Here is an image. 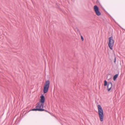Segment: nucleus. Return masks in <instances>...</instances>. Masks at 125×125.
<instances>
[{"label":"nucleus","mask_w":125,"mask_h":125,"mask_svg":"<svg viewBox=\"0 0 125 125\" xmlns=\"http://www.w3.org/2000/svg\"><path fill=\"white\" fill-rule=\"evenodd\" d=\"M15 116H16V115H15V116L14 117V118H15Z\"/></svg>","instance_id":"14"},{"label":"nucleus","mask_w":125,"mask_h":125,"mask_svg":"<svg viewBox=\"0 0 125 125\" xmlns=\"http://www.w3.org/2000/svg\"><path fill=\"white\" fill-rule=\"evenodd\" d=\"M76 30H77V32L79 33L80 34H81V33H80V31H79V29H78L77 28V27H76Z\"/></svg>","instance_id":"10"},{"label":"nucleus","mask_w":125,"mask_h":125,"mask_svg":"<svg viewBox=\"0 0 125 125\" xmlns=\"http://www.w3.org/2000/svg\"><path fill=\"white\" fill-rule=\"evenodd\" d=\"M94 9L96 14L97 16H99L101 15V13L100 11H99V8L96 5L94 6Z\"/></svg>","instance_id":"5"},{"label":"nucleus","mask_w":125,"mask_h":125,"mask_svg":"<svg viewBox=\"0 0 125 125\" xmlns=\"http://www.w3.org/2000/svg\"><path fill=\"white\" fill-rule=\"evenodd\" d=\"M81 38L82 41H83V38L82 35H81Z\"/></svg>","instance_id":"12"},{"label":"nucleus","mask_w":125,"mask_h":125,"mask_svg":"<svg viewBox=\"0 0 125 125\" xmlns=\"http://www.w3.org/2000/svg\"><path fill=\"white\" fill-rule=\"evenodd\" d=\"M96 2L97 3H99V4H100V3H99V1H98V0H97V1H96Z\"/></svg>","instance_id":"13"},{"label":"nucleus","mask_w":125,"mask_h":125,"mask_svg":"<svg viewBox=\"0 0 125 125\" xmlns=\"http://www.w3.org/2000/svg\"><path fill=\"white\" fill-rule=\"evenodd\" d=\"M98 114L101 122L103 121L104 118V114L103 109L100 104L98 105Z\"/></svg>","instance_id":"2"},{"label":"nucleus","mask_w":125,"mask_h":125,"mask_svg":"<svg viewBox=\"0 0 125 125\" xmlns=\"http://www.w3.org/2000/svg\"><path fill=\"white\" fill-rule=\"evenodd\" d=\"M50 84V82L49 80H47L46 81L44 86L49 87Z\"/></svg>","instance_id":"7"},{"label":"nucleus","mask_w":125,"mask_h":125,"mask_svg":"<svg viewBox=\"0 0 125 125\" xmlns=\"http://www.w3.org/2000/svg\"><path fill=\"white\" fill-rule=\"evenodd\" d=\"M112 75L111 73L108 74L107 76V78L108 79V80L111 79L112 78Z\"/></svg>","instance_id":"8"},{"label":"nucleus","mask_w":125,"mask_h":125,"mask_svg":"<svg viewBox=\"0 0 125 125\" xmlns=\"http://www.w3.org/2000/svg\"><path fill=\"white\" fill-rule=\"evenodd\" d=\"M116 57H115V58H114V62L115 63V62H116Z\"/></svg>","instance_id":"11"},{"label":"nucleus","mask_w":125,"mask_h":125,"mask_svg":"<svg viewBox=\"0 0 125 125\" xmlns=\"http://www.w3.org/2000/svg\"><path fill=\"white\" fill-rule=\"evenodd\" d=\"M109 42L108 43V46L111 50H113V46L114 41L113 39L112 36H111L109 39Z\"/></svg>","instance_id":"3"},{"label":"nucleus","mask_w":125,"mask_h":125,"mask_svg":"<svg viewBox=\"0 0 125 125\" xmlns=\"http://www.w3.org/2000/svg\"><path fill=\"white\" fill-rule=\"evenodd\" d=\"M49 87L44 86L43 92L44 93H46L48 91Z\"/></svg>","instance_id":"6"},{"label":"nucleus","mask_w":125,"mask_h":125,"mask_svg":"<svg viewBox=\"0 0 125 125\" xmlns=\"http://www.w3.org/2000/svg\"><path fill=\"white\" fill-rule=\"evenodd\" d=\"M40 99L39 102L36 104V106L35 108L33 109L29 110L27 113L30 111H45L46 112H48L50 114V113L47 111V110H45L43 109L44 108V104L45 101V97L43 94H42L40 96Z\"/></svg>","instance_id":"1"},{"label":"nucleus","mask_w":125,"mask_h":125,"mask_svg":"<svg viewBox=\"0 0 125 125\" xmlns=\"http://www.w3.org/2000/svg\"><path fill=\"white\" fill-rule=\"evenodd\" d=\"M62 125H63L62 124Z\"/></svg>","instance_id":"15"},{"label":"nucleus","mask_w":125,"mask_h":125,"mask_svg":"<svg viewBox=\"0 0 125 125\" xmlns=\"http://www.w3.org/2000/svg\"><path fill=\"white\" fill-rule=\"evenodd\" d=\"M104 86H107L108 91L109 92L111 89L113 85V84L111 82L107 83V81L106 80H105L104 81Z\"/></svg>","instance_id":"4"},{"label":"nucleus","mask_w":125,"mask_h":125,"mask_svg":"<svg viewBox=\"0 0 125 125\" xmlns=\"http://www.w3.org/2000/svg\"><path fill=\"white\" fill-rule=\"evenodd\" d=\"M118 75L119 73H118L117 74H116L113 77V79L114 81H115L116 79L118 77Z\"/></svg>","instance_id":"9"}]
</instances>
